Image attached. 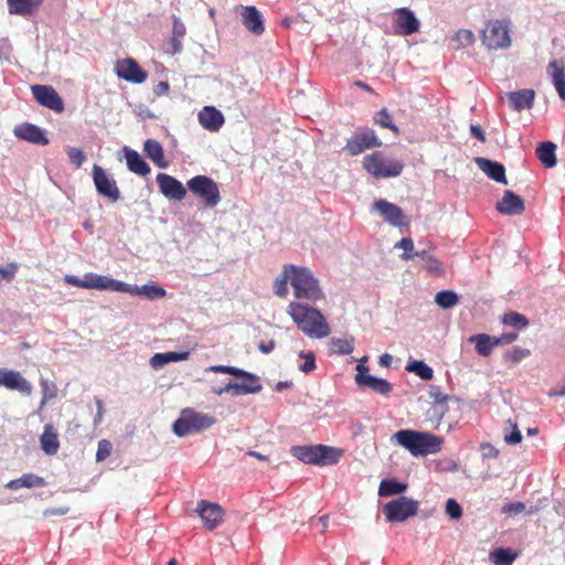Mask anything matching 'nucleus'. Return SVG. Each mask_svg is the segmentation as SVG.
Listing matches in <instances>:
<instances>
[{"mask_svg":"<svg viewBox=\"0 0 565 565\" xmlns=\"http://www.w3.org/2000/svg\"><path fill=\"white\" fill-rule=\"evenodd\" d=\"M290 282L294 288L296 299H308L317 302L323 299V292L319 286V281L308 267H298L295 265H285L282 273L274 282L275 294L278 298H286L288 289L287 284Z\"/></svg>","mask_w":565,"mask_h":565,"instance_id":"nucleus-1","label":"nucleus"},{"mask_svg":"<svg viewBox=\"0 0 565 565\" xmlns=\"http://www.w3.org/2000/svg\"><path fill=\"white\" fill-rule=\"evenodd\" d=\"M286 312L303 334L316 339L329 337L330 327L326 317L318 309L292 301L287 305Z\"/></svg>","mask_w":565,"mask_h":565,"instance_id":"nucleus-2","label":"nucleus"},{"mask_svg":"<svg viewBox=\"0 0 565 565\" xmlns=\"http://www.w3.org/2000/svg\"><path fill=\"white\" fill-rule=\"evenodd\" d=\"M394 440L414 457H426L441 450L444 439L433 433L403 429L394 434Z\"/></svg>","mask_w":565,"mask_h":565,"instance_id":"nucleus-3","label":"nucleus"},{"mask_svg":"<svg viewBox=\"0 0 565 565\" xmlns=\"http://www.w3.org/2000/svg\"><path fill=\"white\" fill-rule=\"evenodd\" d=\"M291 455L307 465H337L344 456V450L327 445L294 446Z\"/></svg>","mask_w":565,"mask_h":565,"instance_id":"nucleus-4","label":"nucleus"},{"mask_svg":"<svg viewBox=\"0 0 565 565\" xmlns=\"http://www.w3.org/2000/svg\"><path fill=\"white\" fill-rule=\"evenodd\" d=\"M207 373L215 374H231L236 377H241L242 382H228L227 388H233V396H242L258 393L262 390V385L256 375L245 372L239 367L224 364H215L206 367Z\"/></svg>","mask_w":565,"mask_h":565,"instance_id":"nucleus-5","label":"nucleus"},{"mask_svg":"<svg viewBox=\"0 0 565 565\" xmlns=\"http://www.w3.org/2000/svg\"><path fill=\"white\" fill-rule=\"evenodd\" d=\"M216 422L215 417L209 414L186 408L181 411L180 418L173 423V433L179 437H185L189 434H199Z\"/></svg>","mask_w":565,"mask_h":565,"instance_id":"nucleus-6","label":"nucleus"},{"mask_svg":"<svg viewBox=\"0 0 565 565\" xmlns=\"http://www.w3.org/2000/svg\"><path fill=\"white\" fill-rule=\"evenodd\" d=\"M363 168L375 178H396L403 172L404 162L379 151L364 156Z\"/></svg>","mask_w":565,"mask_h":565,"instance_id":"nucleus-7","label":"nucleus"},{"mask_svg":"<svg viewBox=\"0 0 565 565\" xmlns=\"http://www.w3.org/2000/svg\"><path fill=\"white\" fill-rule=\"evenodd\" d=\"M509 20H490L481 31V41L489 50L508 49L511 45Z\"/></svg>","mask_w":565,"mask_h":565,"instance_id":"nucleus-8","label":"nucleus"},{"mask_svg":"<svg viewBox=\"0 0 565 565\" xmlns=\"http://www.w3.org/2000/svg\"><path fill=\"white\" fill-rule=\"evenodd\" d=\"M188 188L191 193L204 202L207 209H214L222 200L217 183L207 175L192 177L188 181Z\"/></svg>","mask_w":565,"mask_h":565,"instance_id":"nucleus-9","label":"nucleus"},{"mask_svg":"<svg viewBox=\"0 0 565 565\" xmlns=\"http://www.w3.org/2000/svg\"><path fill=\"white\" fill-rule=\"evenodd\" d=\"M418 509V502L405 495L398 497L396 500L388 501L383 507L387 522H404L408 518L415 516Z\"/></svg>","mask_w":565,"mask_h":565,"instance_id":"nucleus-10","label":"nucleus"},{"mask_svg":"<svg viewBox=\"0 0 565 565\" xmlns=\"http://www.w3.org/2000/svg\"><path fill=\"white\" fill-rule=\"evenodd\" d=\"M65 281L71 286L83 289L113 290L115 279L106 275L90 273L84 275L83 278H78L74 275H66Z\"/></svg>","mask_w":565,"mask_h":565,"instance_id":"nucleus-11","label":"nucleus"},{"mask_svg":"<svg viewBox=\"0 0 565 565\" xmlns=\"http://www.w3.org/2000/svg\"><path fill=\"white\" fill-rule=\"evenodd\" d=\"M393 28L396 34L407 36L419 30V21L408 8H398L392 14Z\"/></svg>","mask_w":565,"mask_h":565,"instance_id":"nucleus-12","label":"nucleus"},{"mask_svg":"<svg viewBox=\"0 0 565 565\" xmlns=\"http://www.w3.org/2000/svg\"><path fill=\"white\" fill-rule=\"evenodd\" d=\"M93 180L98 194L109 199L111 202L120 200V191L115 180L106 174L105 170L97 164L93 167Z\"/></svg>","mask_w":565,"mask_h":565,"instance_id":"nucleus-13","label":"nucleus"},{"mask_svg":"<svg viewBox=\"0 0 565 565\" xmlns=\"http://www.w3.org/2000/svg\"><path fill=\"white\" fill-rule=\"evenodd\" d=\"M114 291L127 292L129 295L142 296L149 300L162 299L166 296V290L156 284L143 285L138 287L137 285H129L118 280L114 281Z\"/></svg>","mask_w":565,"mask_h":565,"instance_id":"nucleus-14","label":"nucleus"},{"mask_svg":"<svg viewBox=\"0 0 565 565\" xmlns=\"http://www.w3.org/2000/svg\"><path fill=\"white\" fill-rule=\"evenodd\" d=\"M115 72L119 78L132 84H141L148 77V73L130 57L118 61L115 66Z\"/></svg>","mask_w":565,"mask_h":565,"instance_id":"nucleus-15","label":"nucleus"},{"mask_svg":"<svg viewBox=\"0 0 565 565\" xmlns=\"http://www.w3.org/2000/svg\"><path fill=\"white\" fill-rule=\"evenodd\" d=\"M196 512L203 519L204 526L209 531H213L218 524L222 523L224 516V509L215 502L201 500L198 502Z\"/></svg>","mask_w":565,"mask_h":565,"instance_id":"nucleus-16","label":"nucleus"},{"mask_svg":"<svg viewBox=\"0 0 565 565\" xmlns=\"http://www.w3.org/2000/svg\"><path fill=\"white\" fill-rule=\"evenodd\" d=\"M0 386L7 390H15L25 396H31L33 392L32 384L14 370L0 369Z\"/></svg>","mask_w":565,"mask_h":565,"instance_id":"nucleus-17","label":"nucleus"},{"mask_svg":"<svg viewBox=\"0 0 565 565\" xmlns=\"http://www.w3.org/2000/svg\"><path fill=\"white\" fill-rule=\"evenodd\" d=\"M32 93L35 100L54 111H62L64 109V103L57 92L51 87L45 85H34L32 86Z\"/></svg>","mask_w":565,"mask_h":565,"instance_id":"nucleus-18","label":"nucleus"},{"mask_svg":"<svg viewBox=\"0 0 565 565\" xmlns=\"http://www.w3.org/2000/svg\"><path fill=\"white\" fill-rule=\"evenodd\" d=\"M159 191L169 200H183L186 196V189L175 178L159 173L156 177Z\"/></svg>","mask_w":565,"mask_h":565,"instance_id":"nucleus-19","label":"nucleus"},{"mask_svg":"<svg viewBox=\"0 0 565 565\" xmlns=\"http://www.w3.org/2000/svg\"><path fill=\"white\" fill-rule=\"evenodd\" d=\"M373 209L377 211L379 214H381V216L384 217L385 221L391 225L403 226L407 224L403 209L390 203L385 199L375 200L373 203Z\"/></svg>","mask_w":565,"mask_h":565,"instance_id":"nucleus-20","label":"nucleus"},{"mask_svg":"<svg viewBox=\"0 0 565 565\" xmlns=\"http://www.w3.org/2000/svg\"><path fill=\"white\" fill-rule=\"evenodd\" d=\"M495 209L502 215H521L525 211L524 199L513 191H504L502 199L495 204Z\"/></svg>","mask_w":565,"mask_h":565,"instance_id":"nucleus-21","label":"nucleus"},{"mask_svg":"<svg viewBox=\"0 0 565 565\" xmlns=\"http://www.w3.org/2000/svg\"><path fill=\"white\" fill-rule=\"evenodd\" d=\"M546 72L558 96L565 102V63L554 58L548 63Z\"/></svg>","mask_w":565,"mask_h":565,"instance_id":"nucleus-22","label":"nucleus"},{"mask_svg":"<svg viewBox=\"0 0 565 565\" xmlns=\"http://www.w3.org/2000/svg\"><path fill=\"white\" fill-rule=\"evenodd\" d=\"M242 22L245 28L255 35H260L265 31L263 14L254 6L242 8Z\"/></svg>","mask_w":565,"mask_h":565,"instance_id":"nucleus-23","label":"nucleus"},{"mask_svg":"<svg viewBox=\"0 0 565 565\" xmlns=\"http://www.w3.org/2000/svg\"><path fill=\"white\" fill-rule=\"evenodd\" d=\"M200 124L210 131H217L224 124L223 114L213 106H205L199 113Z\"/></svg>","mask_w":565,"mask_h":565,"instance_id":"nucleus-24","label":"nucleus"},{"mask_svg":"<svg viewBox=\"0 0 565 565\" xmlns=\"http://www.w3.org/2000/svg\"><path fill=\"white\" fill-rule=\"evenodd\" d=\"M476 162L478 168L481 169L490 179L501 184H508L504 167L500 162L484 158H477Z\"/></svg>","mask_w":565,"mask_h":565,"instance_id":"nucleus-25","label":"nucleus"},{"mask_svg":"<svg viewBox=\"0 0 565 565\" xmlns=\"http://www.w3.org/2000/svg\"><path fill=\"white\" fill-rule=\"evenodd\" d=\"M122 152L124 157H126L127 167L129 171L140 177H146L150 172L148 163L145 160H142V158L136 150H132L126 146L122 148Z\"/></svg>","mask_w":565,"mask_h":565,"instance_id":"nucleus-26","label":"nucleus"},{"mask_svg":"<svg viewBox=\"0 0 565 565\" xmlns=\"http://www.w3.org/2000/svg\"><path fill=\"white\" fill-rule=\"evenodd\" d=\"M448 396H441L440 399L434 401L428 411L425 413V418L431 424L433 428L440 426L441 419L448 412Z\"/></svg>","mask_w":565,"mask_h":565,"instance_id":"nucleus-27","label":"nucleus"},{"mask_svg":"<svg viewBox=\"0 0 565 565\" xmlns=\"http://www.w3.org/2000/svg\"><path fill=\"white\" fill-rule=\"evenodd\" d=\"M40 443L45 455L54 456L58 452V434L51 424L44 426Z\"/></svg>","mask_w":565,"mask_h":565,"instance_id":"nucleus-28","label":"nucleus"},{"mask_svg":"<svg viewBox=\"0 0 565 565\" xmlns=\"http://www.w3.org/2000/svg\"><path fill=\"white\" fill-rule=\"evenodd\" d=\"M356 385L362 388H370L374 393H377L382 396H387L392 391V385L388 381L375 377L373 375L362 377H358Z\"/></svg>","mask_w":565,"mask_h":565,"instance_id":"nucleus-29","label":"nucleus"},{"mask_svg":"<svg viewBox=\"0 0 565 565\" xmlns=\"http://www.w3.org/2000/svg\"><path fill=\"white\" fill-rule=\"evenodd\" d=\"M43 0H7L9 12L18 15H30L39 9Z\"/></svg>","mask_w":565,"mask_h":565,"instance_id":"nucleus-30","label":"nucleus"},{"mask_svg":"<svg viewBox=\"0 0 565 565\" xmlns=\"http://www.w3.org/2000/svg\"><path fill=\"white\" fill-rule=\"evenodd\" d=\"M535 93L533 89H521L509 94V102L514 110L530 108L533 105Z\"/></svg>","mask_w":565,"mask_h":565,"instance_id":"nucleus-31","label":"nucleus"},{"mask_svg":"<svg viewBox=\"0 0 565 565\" xmlns=\"http://www.w3.org/2000/svg\"><path fill=\"white\" fill-rule=\"evenodd\" d=\"M14 136L25 141H47L39 127L32 124H21L14 128Z\"/></svg>","mask_w":565,"mask_h":565,"instance_id":"nucleus-32","label":"nucleus"},{"mask_svg":"<svg viewBox=\"0 0 565 565\" xmlns=\"http://www.w3.org/2000/svg\"><path fill=\"white\" fill-rule=\"evenodd\" d=\"M555 143H539L535 154L546 169H552L556 164Z\"/></svg>","mask_w":565,"mask_h":565,"instance_id":"nucleus-33","label":"nucleus"},{"mask_svg":"<svg viewBox=\"0 0 565 565\" xmlns=\"http://www.w3.org/2000/svg\"><path fill=\"white\" fill-rule=\"evenodd\" d=\"M469 341L476 344V351L479 355L484 358L489 356L493 351V348L499 345V343L495 342L494 337L487 334L472 335Z\"/></svg>","mask_w":565,"mask_h":565,"instance_id":"nucleus-34","label":"nucleus"},{"mask_svg":"<svg viewBox=\"0 0 565 565\" xmlns=\"http://www.w3.org/2000/svg\"><path fill=\"white\" fill-rule=\"evenodd\" d=\"M186 30L180 18L173 17L171 46L172 53H180L182 50V40L185 36Z\"/></svg>","mask_w":565,"mask_h":565,"instance_id":"nucleus-35","label":"nucleus"},{"mask_svg":"<svg viewBox=\"0 0 565 565\" xmlns=\"http://www.w3.org/2000/svg\"><path fill=\"white\" fill-rule=\"evenodd\" d=\"M407 486L398 482L395 479H383L379 487V495L390 497L403 494Z\"/></svg>","mask_w":565,"mask_h":565,"instance_id":"nucleus-36","label":"nucleus"},{"mask_svg":"<svg viewBox=\"0 0 565 565\" xmlns=\"http://www.w3.org/2000/svg\"><path fill=\"white\" fill-rule=\"evenodd\" d=\"M44 480L41 477L34 476L32 473L24 475L23 477L14 480H10L7 484L9 489H19V488H32V487H43Z\"/></svg>","mask_w":565,"mask_h":565,"instance_id":"nucleus-37","label":"nucleus"},{"mask_svg":"<svg viewBox=\"0 0 565 565\" xmlns=\"http://www.w3.org/2000/svg\"><path fill=\"white\" fill-rule=\"evenodd\" d=\"M145 151L159 169L168 167V161L164 159L163 149L160 143H145Z\"/></svg>","mask_w":565,"mask_h":565,"instance_id":"nucleus-38","label":"nucleus"},{"mask_svg":"<svg viewBox=\"0 0 565 565\" xmlns=\"http://www.w3.org/2000/svg\"><path fill=\"white\" fill-rule=\"evenodd\" d=\"M435 303L438 305L443 309H449L451 307H455L459 302V297L456 294V291H452L450 289H444L437 292L435 295Z\"/></svg>","mask_w":565,"mask_h":565,"instance_id":"nucleus-39","label":"nucleus"},{"mask_svg":"<svg viewBox=\"0 0 565 565\" xmlns=\"http://www.w3.org/2000/svg\"><path fill=\"white\" fill-rule=\"evenodd\" d=\"M41 392H42V401L40 403V411L44 408V406L51 402L53 398H56L58 395L57 385L52 380H41Z\"/></svg>","mask_w":565,"mask_h":565,"instance_id":"nucleus-40","label":"nucleus"},{"mask_svg":"<svg viewBox=\"0 0 565 565\" xmlns=\"http://www.w3.org/2000/svg\"><path fill=\"white\" fill-rule=\"evenodd\" d=\"M518 554L509 548H495L490 553V559L494 565H511L515 562Z\"/></svg>","mask_w":565,"mask_h":565,"instance_id":"nucleus-41","label":"nucleus"},{"mask_svg":"<svg viewBox=\"0 0 565 565\" xmlns=\"http://www.w3.org/2000/svg\"><path fill=\"white\" fill-rule=\"evenodd\" d=\"M406 371L420 376L424 381H430L433 379V369L423 361L411 362L406 365Z\"/></svg>","mask_w":565,"mask_h":565,"instance_id":"nucleus-42","label":"nucleus"},{"mask_svg":"<svg viewBox=\"0 0 565 565\" xmlns=\"http://www.w3.org/2000/svg\"><path fill=\"white\" fill-rule=\"evenodd\" d=\"M331 350H333L334 353L338 354H349L353 352L354 349V342L353 339H342V338H333L330 341Z\"/></svg>","mask_w":565,"mask_h":565,"instance_id":"nucleus-43","label":"nucleus"},{"mask_svg":"<svg viewBox=\"0 0 565 565\" xmlns=\"http://www.w3.org/2000/svg\"><path fill=\"white\" fill-rule=\"evenodd\" d=\"M502 322L514 328H526L529 320L520 312H508L502 317Z\"/></svg>","mask_w":565,"mask_h":565,"instance_id":"nucleus-44","label":"nucleus"},{"mask_svg":"<svg viewBox=\"0 0 565 565\" xmlns=\"http://www.w3.org/2000/svg\"><path fill=\"white\" fill-rule=\"evenodd\" d=\"M426 271H428L431 275L435 276H443L444 275V268L440 260H438L434 256H428L424 259V265Z\"/></svg>","mask_w":565,"mask_h":565,"instance_id":"nucleus-45","label":"nucleus"},{"mask_svg":"<svg viewBox=\"0 0 565 565\" xmlns=\"http://www.w3.org/2000/svg\"><path fill=\"white\" fill-rule=\"evenodd\" d=\"M529 355L530 351L527 349L514 347L504 353V359H507V361H509L512 364H518L521 360H524Z\"/></svg>","mask_w":565,"mask_h":565,"instance_id":"nucleus-46","label":"nucleus"},{"mask_svg":"<svg viewBox=\"0 0 565 565\" xmlns=\"http://www.w3.org/2000/svg\"><path fill=\"white\" fill-rule=\"evenodd\" d=\"M508 425L511 428V433H504V436H503L504 443H507L509 445L520 444L522 440V435L519 430L516 423L509 419Z\"/></svg>","mask_w":565,"mask_h":565,"instance_id":"nucleus-47","label":"nucleus"},{"mask_svg":"<svg viewBox=\"0 0 565 565\" xmlns=\"http://www.w3.org/2000/svg\"><path fill=\"white\" fill-rule=\"evenodd\" d=\"M375 122L384 128L397 132V127L393 124L392 117L386 108H382L375 116Z\"/></svg>","mask_w":565,"mask_h":565,"instance_id":"nucleus-48","label":"nucleus"},{"mask_svg":"<svg viewBox=\"0 0 565 565\" xmlns=\"http://www.w3.org/2000/svg\"><path fill=\"white\" fill-rule=\"evenodd\" d=\"M111 443L109 440L103 439L97 444V450H96V461L103 462L111 455Z\"/></svg>","mask_w":565,"mask_h":565,"instance_id":"nucleus-49","label":"nucleus"},{"mask_svg":"<svg viewBox=\"0 0 565 565\" xmlns=\"http://www.w3.org/2000/svg\"><path fill=\"white\" fill-rule=\"evenodd\" d=\"M475 34L470 30H459L455 36L454 40L459 43V46H468L471 45L475 42Z\"/></svg>","mask_w":565,"mask_h":565,"instance_id":"nucleus-50","label":"nucleus"},{"mask_svg":"<svg viewBox=\"0 0 565 565\" xmlns=\"http://www.w3.org/2000/svg\"><path fill=\"white\" fill-rule=\"evenodd\" d=\"M67 156H68L70 162L75 164L76 168L82 167L86 160V156H85L84 151L78 148H75V147L68 148Z\"/></svg>","mask_w":565,"mask_h":565,"instance_id":"nucleus-51","label":"nucleus"},{"mask_svg":"<svg viewBox=\"0 0 565 565\" xmlns=\"http://www.w3.org/2000/svg\"><path fill=\"white\" fill-rule=\"evenodd\" d=\"M396 247L404 249V254L402 255L403 259L408 260L414 258V242L412 238L403 237L402 241L396 244Z\"/></svg>","mask_w":565,"mask_h":565,"instance_id":"nucleus-52","label":"nucleus"},{"mask_svg":"<svg viewBox=\"0 0 565 565\" xmlns=\"http://www.w3.org/2000/svg\"><path fill=\"white\" fill-rule=\"evenodd\" d=\"M18 270V265L15 263H11L8 267H0V284L1 282H10L14 279V276Z\"/></svg>","mask_w":565,"mask_h":565,"instance_id":"nucleus-53","label":"nucleus"},{"mask_svg":"<svg viewBox=\"0 0 565 565\" xmlns=\"http://www.w3.org/2000/svg\"><path fill=\"white\" fill-rule=\"evenodd\" d=\"M300 356L305 359V363L299 366L302 373H310L317 367V363L315 362V354L312 352H301Z\"/></svg>","mask_w":565,"mask_h":565,"instance_id":"nucleus-54","label":"nucleus"},{"mask_svg":"<svg viewBox=\"0 0 565 565\" xmlns=\"http://www.w3.org/2000/svg\"><path fill=\"white\" fill-rule=\"evenodd\" d=\"M446 512L449 518L458 520L461 518L462 510L459 503L454 499H448L446 503Z\"/></svg>","mask_w":565,"mask_h":565,"instance_id":"nucleus-55","label":"nucleus"},{"mask_svg":"<svg viewBox=\"0 0 565 565\" xmlns=\"http://www.w3.org/2000/svg\"><path fill=\"white\" fill-rule=\"evenodd\" d=\"M380 145L381 143H348L347 147H344V150H347L351 156H356L363 152L366 148Z\"/></svg>","mask_w":565,"mask_h":565,"instance_id":"nucleus-56","label":"nucleus"},{"mask_svg":"<svg viewBox=\"0 0 565 565\" xmlns=\"http://www.w3.org/2000/svg\"><path fill=\"white\" fill-rule=\"evenodd\" d=\"M70 511L68 507L46 508L43 512L44 518L66 515Z\"/></svg>","mask_w":565,"mask_h":565,"instance_id":"nucleus-57","label":"nucleus"},{"mask_svg":"<svg viewBox=\"0 0 565 565\" xmlns=\"http://www.w3.org/2000/svg\"><path fill=\"white\" fill-rule=\"evenodd\" d=\"M354 141H377V136L374 130L365 129L356 136V139Z\"/></svg>","mask_w":565,"mask_h":565,"instance_id":"nucleus-58","label":"nucleus"},{"mask_svg":"<svg viewBox=\"0 0 565 565\" xmlns=\"http://www.w3.org/2000/svg\"><path fill=\"white\" fill-rule=\"evenodd\" d=\"M167 363H170L166 358L164 353H156L152 358H150V365L154 369L159 366H163Z\"/></svg>","mask_w":565,"mask_h":565,"instance_id":"nucleus-59","label":"nucleus"},{"mask_svg":"<svg viewBox=\"0 0 565 565\" xmlns=\"http://www.w3.org/2000/svg\"><path fill=\"white\" fill-rule=\"evenodd\" d=\"M516 339H518V333H515V332L504 333L498 338L494 337V340H495V342L499 343V345L512 343V342L516 341Z\"/></svg>","mask_w":565,"mask_h":565,"instance_id":"nucleus-60","label":"nucleus"},{"mask_svg":"<svg viewBox=\"0 0 565 565\" xmlns=\"http://www.w3.org/2000/svg\"><path fill=\"white\" fill-rule=\"evenodd\" d=\"M164 355L169 359V362H178L186 360L189 358V352H166Z\"/></svg>","mask_w":565,"mask_h":565,"instance_id":"nucleus-61","label":"nucleus"},{"mask_svg":"<svg viewBox=\"0 0 565 565\" xmlns=\"http://www.w3.org/2000/svg\"><path fill=\"white\" fill-rule=\"evenodd\" d=\"M524 509H525V504L524 503H522V502H514V503H510L507 507H504L503 511L504 512H512V513L519 514V513L523 512Z\"/></svg>","mask_w":565,"mask_h":565,"instance_id":"nucleus-62","label":"nucleus"},{"mask_svg":"<svg viewBox=\"0 0 565 565\" xmlns=\"http://www.w3.org/2000/svg\"><path fill=\"white\" fill-rule=\"evenodd\" d=\"M169 88L170 86L168 82H160L154 86L153 93L156 96H162L169 92Z\"/></svg>","mask_w":565,"mask_h":565,"instance_id":"nucleus-63","label":"nucleus"},{"mask_svg":"<svg viewBox=\"0 0 565 565\" xmlns=\"http://www.w3.org/2000/svg\"><path fill=\"white\" fill-rule=\"evenodd\" d=\"M471 137L475 139H478L480 141H484L483 131L480 126L478 125H471L470 127Z\"/></svg>","mask_w":565,"mask_h":565,"instance_id":"nucleus-64","label":"nucleus"}]
</instances>
